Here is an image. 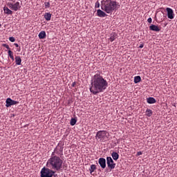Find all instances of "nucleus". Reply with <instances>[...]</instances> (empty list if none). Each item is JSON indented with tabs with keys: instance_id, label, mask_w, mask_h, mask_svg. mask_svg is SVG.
<instances>
[{
	"instance_id": "27",
	"label": "nucleus",
	"mask_w": 177,
	"mask_h": 177,
	"mask_svg": "<svg viewBox=\"0 0 177 177\" xmlns=\"http://www.w3.org/2000/svg\"><path fill=\"white\" fill-rule=\"evenodd\" d=\"M147 21H148V23H149V24H151V22L153 21V19H152L151 18H149V19H147Z\"/></svg>"
},
{
	"instance_id": "9",
	"label": "nucleus",
	"mask_w": 177,
	"mask_h": 177,
	"mask_svg": "<svg viewBox=\"0 0 177 177\" xmlns=\"http://www.w3.org/2000/svg\"><path fill=\"white\" fill-rule=\"evenodd\" d=\"M166 11L167 12V17L169 19H173L174 18V14L172 8H169V7H167L166 8Z\"/></svg>"
},
{
	"instance_id": "15",
	"label": "nucleus",
	"mask_w": 177,
	"mask_h": 177,
	"mask_svg": "<svg viewBox=\"0 0 177 177\" xmlns=\"http://www.w3.org/2000/svg\"><path fill=\"white\" fill-rule=\"evenodd\" d=\"M51 17H52V15L50 13H49V12L45 13L44 19L46 21H50L51 20Z\"/></svg>"
},
{
	"instance_id": "11",
	"label": "nucleus",
	"mask_w": 177,
	"mask_h": 177,
	"mask_svg": "<svg viewBox=\"0 0 177 177\" xmlns=\"http://www.w3.org/2000/svg\"><path fill=\"white\" fill-rule=\"evenodd\" d=\"M97 14L100 17H106L107 16V15L103 12L102 10H97Z\"/></svg>"
},
{
	"instance_id": "22",
	"label": "nucleus",
	"mask_w": 177,
	"mask_h": 177,
	"mask_svg": "<svg viewBox=\"0 0 177 177\" xmlns=\"http://www.w3.org/2000/svg\"><path fill=\"white\" fill-rule=\"evenodd\" d=\"M76 123H77V120H75V118H72L71 120V122H70L71 125L74 126L76 124Z\"/></svg>"
},
{
	"instance_id": "39",
	"label": "nucleus",
	"mask_w": 177,
	"mask_h": 177,
	"mask_svg": "<svg viewBox=\"0 0 177 177\" xmlns=\"http://www.w3.org/2000/svg\"><path fill=\"white\" fill-rule=\"evenodd\" d=\"M61 151H63V149H61Z\"/></svg>"
},
{
	"instance_id": "33",
	"label": "nucleus",
	"mask_w": 177,
	"mask_h": 177,
	"mask_svg": "<svg viewBox=\"0 0 177 177\" xmlns=\"http://www.w3.org/2000/svg\"><path fill=\"white\" fill-rule=\"evenodd\" d=\"M15 46L17 47V48H19V44H14Z\"/></svg>"
},
{
	"instance_id": "16",
	"label": "nucleus",
	"mask_w": 177,
	"mask_h": 177,
	"mask_svg": "<svg viewBox=\"0 0 177 177\" xmlns=\"http://www.w3.org/2000/svg\"><path fill=\"white\" fill-rule=\"evenodd\" d=\"M21 57L19 56H17L15 57V63H16V65H21Z\"/></svg>"
},
{
	"instance_id": "38",
	"label": "nucleus",
	"mask_w": 177,
	"mask_h": 177,
	"mask_svg": "<svg viewBox=\"0 0 177 177\" xmlns=\"http://www.w3.org/2000/svg\"><path fill=\"white\" fill-rule=\"evenodd\" d=\"M1 26H1V24H0V28H1Z\"/></svg>"
},
{
	"instance_id": "4",
	"label": "nucleus",
	"mask_w": 177,
	"mask_h": 177,
	"mask_svg": "<svg viewBox=\"0 0 177 177\" xmlns=\"http://www.w3.org/2000/svg\"><path fill=\"white\" fill-rule=\"evenodd\" d=\"M109 133L106 131H99L97 132L95 139L100 142H106L109 139Z\"/></svg>"
},
{
	"instance_id": "34",
	"label": "nucleus",
	"mask_w": 177,
	"mask_h": 177,
	"mask_svg": "<svg viewBox=\"0 0 177 177\" xmlns=\"http://www.w3.org/2000/svg\"><path fill=\"white\" fill-rule=\"evenodd\" d=\"M143 46H145L143 44H141V45L139 46V48H143Z\"/></svg>"
},
{
	"instance_id": "1",
	"label": "nucleus",
	"mask_w": 177,
	"mask_h": 177,
	"mask_svg": "<svg viewBox=\"0 0 177 177\" xmlns=\"http://www.w3.org/2000/svg\"><path fill=\"white\" fill-rule=\"evenodd\" d=\"M108 86V82L104 79L100 72L91 77L90 91L93 95L104 92Z\"/></svg>"
},
{
	"instance_id": "36",
	"label": "nucleus",
	"mask_w": 177,
	"mask_h": 177,
	"mask_svg": "<svg viewBox=\"0 0 177 177\" xmlns=\"http://www.w3.org/2000/svg\"><path fill=\"white\" fill-rule=\"evenodd\" d=\"M21 50V48H19V49L17 50L18 52H20Z\"/></svg>"
},
{
	"instance_id": "35",
	"label": "nucleus",
	"mask_w": 177,
	"mask_h": 177,
	"mask_svg": "<svg viewBox=\"0 0 177 177\" xmlns=\"http://www.w3.org/2000/svg\"><path fill=\"white\" fill-rule=\"evenodd\" d=\"M76 85V83L75 82H73V84H72V86H75Z\"/></svg>"
},
{
	"instance_id": "25",
	"label": "nucleus",
	"mask_w": 177,
	"mask_h": 177,
	"mask_svg": "<svg viewBox=\"0 0 177 177\" xmlns=\"http://www.w3.org/2000/svg\"><path fill=\"white\" fill-rule=\"evenodd\" d=\"M8 55L10 57L11 56H12L14 55V53H13V52L12 50H9L8 51Z\"/></svg>"
},
{
	"instance_id": "12",
	"label": "nucleus",
	"mask_w": 177,
	"mask_h": 177,
	"mask_svg": "<svg viewBox=\"0 0 177 177\" xmlns=\"http://www.w3.org/2000/svg\"><path fill=\"white\" fill-rule=\"evenodd\" d=\"M3 12L5 14H6L8 15L13 14V12L12 11V10H10V8H8V7H3Z\"/></svg>"
},
{
	"instance_id": "3",
	"label": "nucleus",
	"mask_w": 177,
	"mask_h": 177,
	"mask_svg": "<svg viewBox=\"0 0 177 177\" xmlns=\"http://www.w3.org/2000/svg\"><path fill=\"white\" fill-rule=\"evenodd\" d=\"M55 153H52L51 157L47 161V165L53 169L59 171L62 168L63 160L59 157L54 156Z\"/></svg>"
},
{
	"instance_id": "8",
	"label": "nucleus",
	"mask_w": 177,
	"mask_h": 177,
	"mask_svg": "<svg viewBox=\"0 0 177 177\" xmlns=\"http://www.w3.org/2000/svg\"><path fill=\"white\" fill-rule=\"evenodd\" d=\"M6 107H10L11 106L15 105L19 103L17 101L12 100L10 98H8L6 101Z\"/></svg>"
},
{
	"instance_id": "37",
	"label": "nucleus",
	"mask_w": 177,
	"mask_h": 177,
	"mask_svg": "<svg viewBox=\"0 0 177 177\" xmlns=\"http://www.w3.org/2000/svg\"><path fill=\"white\" fill-rule=\"evenodd\" d=\"M3 46L6 48V46H8V45L7 44H3Z\"/></svg>"
},
{
	"instance_id": "2",
	"label": "nucleus",
	"mask_w": 177,
	"mask_h": 177,
	"mask_svg": "<svg viewBox=\"0 0 177 177\" xmlns=\"http://www.w3.org/2000/svg\"><path fill=\"white\" fill-rule=\"evenodd\" d=\"M120 8L119 3L113 0H102L101 9L107 14H112Z\"/></svg>"
},
{
	"instance_id": "10",
	"label": "nucleus",
	"mask_w": 177,
	"mask_h": 177,
	"mask_svg": "<svg viewBox=\"0 0 177 177\" xmlns=\"http://www.w3.org/2000/svg\"><path fill=\"white\" fill-rule=\"evenodd\" d=\"M100 167L103 169H105L106 167V160L104 158H100L98 161Z\"/></svg>"
},
{
	"instance_id": "24",
	"label": "nucleus",
	"mask_w": 177,
	"mask_h": 177,
	"mask_svg": "<svg viewBox=\"0 0 177 177\" xmlns=\"http://www.w3.org/2000/svg\"><path fill=\"white\" fill-rule=\"evenodd\" d=\"M44 6L46 8H49L50 6V4L49 2L44 3Z\"/></svg>"
},
{
	"instance_id": "14",
	"label": "nucleus",
	"mask_w": 177,
	"mask_h": 177,
	"mask_svg": "<svg viewBox=\"0 0 177 177\" xmlns=\"http://www.w3.org/2000/svg\"><path fill=\"white\" fill-rule=\"evenodd\" d=\"M38 37L40 39H45L46 37V33L45 31H41L39 33Z\"/></svg>"
},
{
	"instance_id": "18",
	"label": "nucleus",
	"mask_w": 177,
	"mask_h": 177,
	"mask_svg": "<svg viewBox=\"0 0 177 177\" xmlns=\"http://www.w3.org/2000/svg\"><path fill=\"white\" fill-rule=\"evenodd\" d=\"M96 169L97 166L95 165H91L89 169L90 174H92Z\"/></svg>"
},
{
	"instance_id": "30",
	"label": "nucleus",
	"mask_w": 177,
	"mask_h": 177,
	"mask_svg": "<svg viewBox=\"0 0 177 177\" xmlns=\"http://www.w3.org/2000/svg\"><path fill=\"white\" fill-rule=\"evenodd\" d=\"M10 58L12 61H14V60H15L14 55H13L12 56L10 57Z\"/></svg>"
},
{
	"instance_id": "6",
	"label": "nucleus",
	"mask_w": 177,
	"mask_h": 177,
	"mask_svg": "<svg viewBox=\"0 0 177 177\" xmlns=\"http://www.w3.org/2000/svg\"><path fill=\"white\" fill-rule=\"evenodd\" d=\"M7 6L10 9L15 12H17V10H19L20 8H21V6L19 1H16L15 3H12V2L7 3Z\"/></svg>"
},
{
	"instance_id": "21",
	"label": "nucleus",
	"mask_w": 177,
	"mask_h": 177,
	"mask_svg": "<svg viewBox=\"0 0 177 177\" xmlns=\"http://www.w3.org/2000/svg\"><path fill=\"white\" fill-rule=\"evenodd\" d=\"M146 115H147V116H148V117H151V115H153V111H152L151 110H150V109H147V111H146Z\"/></svg>"
},
{
	"instance_id": "23",
	"label": "nucleus",
	"mask_w": 177,
	"mask_h": 177,
	"mask_svg": "<svg viewBox=\"0 0 177 177\" xmlns=\"http://www.w3.org/2000/svg\"><path fill=\"white\" fill-rule=\"evenodd\" d=\"M110 41H111V42H113V41H115V35H111V37H110Z\"/></svg>"
},
{
	"instance_id": "28",
	"label": "nucleus",
	"mask_w": 177,
	"mask_h": 177,
	"mask_svg": "<svg viewBox=\"0 0 177 177\" xmlns=\"http://www.w3.org/2000/svg\"><path fill=\"white\" fill-rule=\"evenodd\" d=\"M95 7L96 8H100V3H95Z\"/></svg>"
},
{
	"instance_id": "20",
	"label": "nucleus",
	"mask_w": 177,
	"mask_h": 177,
	"mask_svg": "<svg viewBox=\"0 0 177 177\" xmlns=\"http://www.w3.org/2000/svg\"><path fill=\"white\" fill-rule=\"evenodd\" d=\"M140 80H142V79L140 78V76H136L134 77V83L135 84H138V83L140 82Z\"/></svg>"
},
{
	"instance_id": "13",
	"label": "nucleus",
	"mask_w": 177,
	"mask_h": 177,
	"mask_svg": "<svg viewBox=\"0 0 177 177\" xmlns=\"http://www.w3.org/2000/svg\"><path fill=\"white\" fill-rule=\"evenodd\" d=\"M149 29L152 31L155 32H160L161 30L158 28V26H155V25H151L149 26Z\"/></svg>"
},
{
	"instance_id": "19",
	"label": "nucleus",
	"mask_w": 177,
	"mask_h": 177,
	"mask_svg": "<svg viewBox=\"0 0 177 177\" xmlns=\"http://www.w3.org/2000/svg\"><path fill=\"white\" fill-rule=\"evenodd\" d=\"M147 102L149 104H154L156 103V99H154V97H149L147 99Z\"/></svg>"
},
{
	"instance_id": "7",
	"label": "nucleus",
	"mask_w": 177,
	"mask_h": 177,
	"mask_svg": "<svg viewBox=\"0 0 177 177\" xmlns=\"http://www.w3.org/2000/svg\"><path fill=\"white\" fill-rule=\"evenodd\" d=\"M106 164L108 167L111 168V169H114L116 166V164L114 163V161L111 157L106 158Z\"/></svg>"
},
{
	"instance_id": "17",
	"label": "nucleus",
	"mask_w": 177,
	"mask_h": 177,
	"mask_svg": "<svg viewBox=\"0 0 177 177\" xmlns=\"http://www.w3.org/2000/svg\"><path fill=\"white\" fill-rule=\"evenodd\" d=\"M111 156H112L113 159L115 160H118L119 157H120L119 154L117 152H113Z\"/></svg>"
},
{
	"instance_id": "31",
	"label": "nucleus",
	"mask_w": 177,
	"mask_h": 177,
	"mask_svg": "<svg viewBox=\"0 0 177 177\" xmlns=\"http://www.w3.org/2000/svg\"><path fill=\"white\" fill-rule=\"evenodd\" d=\"M5 48H7L8 50H10V46L8 45L6 46Z\"/></svg>"
},
{
	"instance_id": "29",
	"label": "nucleus",
	"mask_w": 177,
	"mask_h": 177,
	"mask_svg": "<svg viewBox=\"0 0 177 177\" xmlns=\"http://www.w3.org/2000/svg\"><path fill=\"white\" fill-rule=\"evenodd\" d=\"M10 58L12 61H14V60H15L14 55H13L12 56L10 57Z\"/></svg>"
},
{
	"instance_id": "26",
	"label": "nucleus",
	"mask_w": 177,
	"mask_h": 177,
	"mask_svg": "<svg viewBox=\"0 0 177 177\" xmlns=\"http://www.w3.org/2000/svg\"><path fill=\"white\" fill-rule=\"evenodd\" d=\"M9 41H11V42H15V39L14 37H9Z\"/></svg>"
},
{
	"instance_id": "32",
	"label": "nucleus",
	"mask_w": 177,
	"mask_h": 177,
	"mask_svg": "<svg viewBox=\"0 0 177 177\" xmlns=\"http://www.w3.org/2000/svg\"><path fill=\"white\" fill-rule=\"evenodd\" d=\"M137 155H138V156L142 155V152H141V151H138V152L137 153Z\"/></svg>"
},
{
	"instance_id": "5",
	"label": "nucleus",
	"mask_w": 177,
	"mask_h": 177,
	"mask_svg": "<svg viewBox=\"0 0 177 177\" xmlns=\"http://www.w3.org/2000/svg\"><path fill=\"white\" fill-rule=\"evenodd\" d=\"M54 174V171L46 167H44L41 170V177H53Z\"/></svg>"
}]
</instances>
